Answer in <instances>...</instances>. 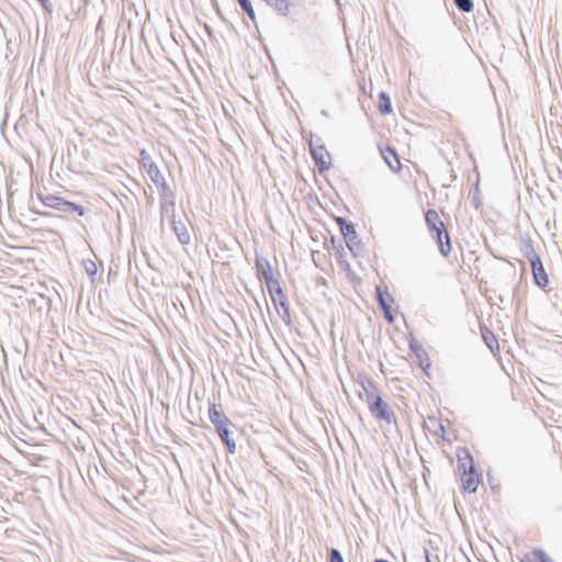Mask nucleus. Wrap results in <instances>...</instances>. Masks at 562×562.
I'll return each mask as SVG.
<instances>
[{"instance_id": "nucleus-17", "label": "nucleus", "mask_w": 562, "mask_h": 562, "mask_svg": "<svg viewBox=\"0 0 562 562\" xmlns=\"http://www.w3.org/2000/svg\"><path fill=\"white\" fill-rule=\"evenodd\" d=\"M376 296H378V301H379L381 308H385V307L390 306L387 299L393 301L391 295L386 292L384 293L380 286H376Z\"/></svg>"}, {"instance_id": "nucleus-1", "label": "nucleus", "mask_w": 562, "mask_h": 562, "mask_svg": "<svg viewBox=\"0 0 562 562\" xmlns=\"http://www.w3.org/2000/svg\"><path fill=\"white\" fill-rule=\"evenodd\" d=\"M366 393V401L372 416L379 420H384L387 424L395 423L394 412L389 404L382 400L376 389L370 384L363 387Z\"/></svg>"}, {"instance_id": "nucleus-13", "label": "nucleus", "mask_w": 562, "mask_h": 562, "mask_svg": "<svg viewBox=\"0 0 562 562\" xmlns=\"http://www.w3.org/2000/svg\"><path fill=\"white\" fill-rule=\"evenodd\" d=\"M256 268L258 276L260 278H263L265 281H268V279L273 278L271 272V266L268 260L257 258L256 259Z\"/></svg>"}, {"instance_id": "nucleus-11", "label": "nucleus", "mask_w": 562, "mask_h": 562, "mask_svg": "<svg viewBox=\"0 0 562 562\" xmlns=\"http://www.w3.org/2000/svg\"><path fill=\"white\" fill-rule=\"evenodd\" d=\"M461 481L464 490L471 493L476 492L479 486V476L475 473L474 468L472 470L464 471V473H462Z\"/></svg>"}, {"instance_id": "nucleus-25", "label": "nucleus", "mask_w": 562, "mask_h": 562, "mask_svg": "<svg viewBox=\"0 0 562 562\" xmlns=\"http://www.w3.org/2000/svg\"><path fill=\"white\" fill-rule=\"evenodd\" d=\"M341 233L345 235V236H348L349 234H355V229L351 225H348L346 224V226H341Z\"/></svg>"}, {"instance_id": "nucleus-20", "label": "nucleus", "mask_w": 562, "mask_h": 562, "mask_svg": "<svg viewBox=\"0 0 562 562\" xmlns=\"http://www.w3.org/2000/svg\"><path fill=\"white\" fill-rule=\"evenodd\" d=\"M532 555L539 561V562H553L551 557H549L544 551L542 550H536L532 552Z\"/></svg>"}, {"instance_id": "nucleus-21", "label": "nucleus", "mask_w": 562, "mask_h": 562, "mask_svg": "<svg viewBox=\"0 0 562 562\" xmlns=\"http://www.w3.org/2000/svg\"><path fill=\"white\" fill-rule=\"evenodd\" d=\"M329 562H345L344 558L338 549H330L329 551Z\"/></svg>"}, {"instance_id": "nucleus-18", "label": "nucleus", "mask_w": 562, "mask_h": 562, "mask_svg": "<svg viewBox=\"0 0 562 562\" xmlns=\"http://www.w3.org/2000/svg\"><path fill=\"white\" fill-rule=\"evenodd\" d=\"M454 1V4L456 7L461 11V12H471L472 9H473V2L472 0H453Z\"/></svg>"}, {"instance_id": "nucleus-14", "label": "nucleus", "mask_w": 562, "mask_h": 562, "mask_svg": "<svg viewBox=\"0 0 562 562\" xmlns=\"http://www.w3.org/2000/svg\"><path fill=\"white\" fill-rule=\"evenodd\" d=\"M457 457L459 460V470H461L462 473H464V471H469L474 468L472 457L469 454V452L465 449L458 452Z\"/></svg>"}, {"instance_id": "nucleus-24", "label": "nucleus", "mask_w": 562, "mask_h": 562, "mask_svg": "<svg viewBox=\"0 0 562 562\" xmlns=\"http://www.w3.org/2000/svg\"><path fill=\"white\" fill-rule=\"evenodd\" d=\"M383 313H384V317L385 319L389 322V323H393L394 322V317L392 315V312H391V306L389 307H385V308H382Z\"/></svg>"}, {"instance_id": "nucleus-19", "label": "nucleus", "mask_w": 562, "mask_h": 562, "mask_svg": "<svg viewBox=\"0 0 562 562\" xmlns=\"http://www.w3.org/2000/svg\"><path fill=\"white\" fill-rule=\"evenodd\" d=\"M243 11L251 19L255 20V11L249 0H237Z\"/></svg>"}, {"instance_id": "nucleus-29", "label": "nucleus", "mask_w": 562, "mask_h": 562, "mask_svg": "<svg viewBox=\"0 0 562 562\" xmlns=\"http://www.w3.org/2000/svg\"><path fill=\"white\" fill-rule=\"evenodd\" d=\"M43 8L47 9L49 5V0H37Z\"/></svg>"}, {"instance_id": "nucleus-32", "label": "nucleus", "mask_w": 562, "mask_h": 562, "mask_svg": "<svg viewBox=\"0 0 562 562\" xmlns=\"http://www.w3.org/2000/svg\"><path fill=\"white\" fill-rule=\"evenodd\" d=\"M335 1L337 2V4H339V3H340V2H339V0H335Z\"/></svg>"}, {"instance_id": "nucleus-10", "label": "nucleus", "mask_w": 562, "mask_h": 562, "mask_svg": "<svg viewBox=\"0 0 562 562\" xmlns=\"http://www.w3.org/2000/svg\"><path fill=\"white\" fill-rule=\"evenodd\" d=\"M380 151H381V156L383 157V159H384L385 164L389 166V168L393 172L400 171L401 164H400L398 155L396 154V151L390 147H387L385 149H380Z\"/></svg>"}, {"instance_id": "nucleus-4", "label": "nucleus", "mask_w": 562, "mask_h": 562, "mask_svg": "<svg viewBox=\"0 0 562 562\" xmlns=\"http://www.w3.org/2000/svg\"><path fill=\"white\" fill-rule=\"evenodd\" d=\"M528 259L531 265V270L533 274L535 282L538 286L544 288L549 283L548 274L543 268L542 261L540 257L531 248L530 254L528 255Z\"/></svg>"}, {"instance_id": "nucleus-23", "label": "nucleus", "mask_w": 562, "mask_h": 562, "mask_svg": "<svg viewBox=\"0 0 562 562\" xmlns=\"http://www.w3.org/2000/svg\"><path fill=\"white\" fill-rule=\"evenodd\" d=\"M483 338H484L486 345L488 346V348L493 349L492 344L496 342L495 337L491 333H488L487 335L483 334Z\"/></svg>"}, {"instance_id": "nucleus-31", "label": "nucleus", "mask_w": 562, "mask_h": 562, "mask_svg": "<svg viewBox=\"0 0 562 562\" xmlns=\"http://www.w3.org/2000/svg\"><path fill=\"white\" fill-rule=\"evenodd\" d=\"M411 348H412L415 352H417V349H416V347H415L413 344L411 345Z\"/></svg>"}, {"instance_id": "nucleus-16", "label": "nucleus", "mask_w": 562, "mask_h": 562, "mask_svg": "<svg viewBox=\"0 0 562 562\" xmlns=\"http://www.w3.org/2000/svg\"><path fill=\"white\" fill-rule=\"evenodd\" d=\"M40 198L44 205L49 206L52 209H56V210H58V207L63 201V199H60L56 195H53V194L41 195Z\"/></svg>"}, {"instance_id": "nucleus-3", "label": "nucleus", "mask_w": 562, "mask_h": 562, "mask_svg": "<svg viewBox=\"0 0 562 562\" xmlns=\"http://www.w3.org/2000/svg\"><path fill=\"white\" fill-rule=\"evenodd\" d=\"M209 418L214 425L217 435L227 447V450L231 453H234L236 450V443L235 440L229 436L231 427L234 426L233 423L223 414V412L216 408L215 404H212L209 408Z\"/></svg>"}, {"instance_id": "nucleus-28", "label": "nucleus", "mask_w": 562, "mask_h": 562, "mask_svg": "<svg viewBox=\"0 0 562 562\" xmlns=\"http://www.w3.org/2000/svg\"><path fill=\"white\" fill-rule=\"evenodd\" d=\"M95 271H97V267L93 262H91L90 267H87V272L90 274H93V273H95Z\"/></svg>"}, {"instance_id": "nucleus-9", "label": "nucleus", "mask_w": 562, "mask_h": 562, "mask_svg": "<svg viewBox=\"0 0 562 562\" xmlns=\"http://www.w3.org/2000/svg\"><path fill=\"white\" fill-rule=\"evenodd\" d=\"M171 224L175 234L177 235L178 240L182 245H188L191 240L190 233L187 228V225L182 221H176L175 216L171 217Z\"/></svg>"}, {"instance_id": "nucleus-15", "label": "nucleus", "mask_w": 562, "mask_h": 562, "mask_svg": "<svg viewBox=\"0 0 562 562\" xmlns=\"http://www.w3.org/2000/svg\"><path fill=\"white\" fill-rule=\"evenodd\" d=\"M379 99H380V103H379L380 112L383 114L391 113L392 105H391V100H390L389 95L385 92H381L379 94Z\"/></svg>"}, {"instance_id": "nucleus-30", "label": "nucleus", "mask_w": 562, "mask_h": 562, "mask_svg": "<svg viewBox=\"0 0 562 562\" xmlns=\"http://www.w3.org/2000/svg\"><path fill=\"white\" fill-rule=\"evenodd\" d=\"M426 562H432L431 557H430V555H428V554L426 555Z\"/></svg>"}, {"instance_id": "nucleus-8", "label": "nucleus", "mask_w": 562, "mask_h": 562, "mask_svg": "<svg viewBox=\"0 0 562 562\" xmlns=\"http://www.w3.org/2000/svg\"><path fill=\"white\" fill-rule=\"evenodd\" d=\"M311 154L319 170L328 169L330 166V156L326 148L322 145L315 146L313 142L310 143Z\"/></svg>"}, {"instance_id": "nucleus-22", "label": "nucleus", "mask_w": 562, "mask_h": 562, "mask_svg": "<svg viewBox=\"0 0 562 562\" xmlns=\"http://www.w3.org/2000/svg\"><path fill=\"white\" fill-rule=\"evenodd\" d=\"M74 209H76V204L65 201V200L61 201V203L58 207L59 211L65 212V213H72Z\"/></svg>"}, {"instance_id": "nucleus-12", "label": "nucleus", "mask_w": 562, "mask_h": 562, "mask_svg": "<svg viewBox=\"0 0 562 562\" xmlns=\"http://www.w3.org/2000/svg\"><path fill=\"white\" fill-rule=\"evenodd\" d=\"M271 7L279 15L286 16L292 5L293 0H263Z\"/></svg>"}, {"instance_id": "nucleus-6", "label": "nucleus", "mask_w": 562, "mask_h": 562, "mask_svg": "<svg viewBox=\"0 0 562 562\" xmlns=\"http://www.w3.org/2000/svg\"><path fill=\"white\" fill-rule=\"evenodd\" d=\"M160 189V204H161V215H170L173 217L175 215V195L172 190L169 188L166 181L157 184Z\"/></svg>"}, {"instance_id": "nucleus-26", "label": "nucleus", "mask_w": 562, "mask_h": 562, "mask_svg": "<svg viewBox=\"0 0 562 562\" xmlns=\"http://www.w3.org/2000/svg\"><path fill=\"white\" fill-rule=\"evenodd\" d=\"M521 562H539V561H538V560L532 555V553H531V554H529V555H526V557L521 560Z\"/></svg>"}, {"instance_id": "nucleus-7", "label": "nucleus", "mask_w": 562, "mask_h": 562, "mask_svg": "<svg viewBox=\"0 0 562 562\" xmlns=\"http://www.w3.org/2000/svg\"><path fill=\"white\" fill-rule=\"evenodd\" d=\"M266 284L274 305L277 306L278 304H280L284 312L288 314V306L285 303L286 299L280 286L279 281L274 278H270L268 279V281H266Z\"/></svg>"}, {"instance_id": "nucleus-27", "label": "nucleus", "mask_w": 562, "mask_h": 562, "mask_svg": "<svg viewBox=\"0 0 562 562\" xmlns=\"http://www.w3.org/2000/svg\"><path fill=\"white\" fill-rule=\"evenodd\" d=\"M74 212H77L80 216L85 214V209L81 205L76 204V209H74Z\"/></svg>"}, {"instance_id": "nucleus-2", "label": "nucleus", "mask_w": 562, "mask_h": 562, "mask_svg": "<svg viewBox=\"0 0 562 562\" xmlns=\"http://www.w3.org/2000/svg\"><path fill=\"white\" fill-rule=\"evenodd\" d=\"M426 223L431 233L432 237L436 239L439 250L442 256L447 257L451 251L450 237L446 231L443 222L440 220L438 213L435 210H428L426 215Z\"/></svg>"}, {"instance_id": "nucleus-5", "label": "nucleus", "mask_w": 562, "mask_h": 562, "mask_svg": "<svg viewBox=\"0 0 562 562\" xmlns=\"http://www.w3.org/2000/svg\"><path fill=\"white\" fill-rule=\"evenodd\" d=\"M140 160L144 170L156 186L166 181L158 166L154 162L150 155L145 149L140 150Z\"/></svg>"}]
</instances>
